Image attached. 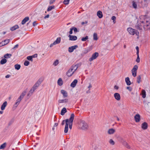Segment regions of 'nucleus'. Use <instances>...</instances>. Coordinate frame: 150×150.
Instances as JSON below:
<instances>
[{"label":"nucleus","mask_w":150,"mask_h":150,"mask_svg":"<svg viewBox=\"0 0 150 150\" xmlns=\"http://www.w3.org/2000/svg\"><path fill=\"white\" fill-rule=\"evenodd\" d=\"M93 39L94 40H98V38L97 37V33H94L93 34Z\"/></svg>","instance_id":"f704fd0d"},{"label":"nucleus","mask_w":150,"mask_h":150,"mask_svg":"<svg viewBox=\"0 0 150 150\" xmlns=\"http://www.w3.org/2000/svg\"><path fill=\"white\" fill-rule=\"evenodd\" d=\"M37 24L36 23V21H34L33 23V25L34 26H35V25H37Z\"/></svg>","instance_id":"774afa93"},{"label":"nucleus","mask_w":150,"mask_h":150,"mask_svg":"<svg viewBox=\"0 0 150 150\" xmlns=\"http://www.w3.org/2000/svg\"><path fill=\"white\" fill-rule=\"evenodd\" d=\"M73 68H74L73 67L70 68V69H69L68 71L67 72V75L68 76H71L72 74L74 73V72L73 71Z\"/></svg>","instance_id":"0eeeda50"},{"label":"nucleus","mask_w":150,"mask_h":150,"mask_svg":"<svg viewBox=\"0 0 150 150\" xmlns=\"http://www.w3.org/2000/svg\"><path fill=\"white\" fill-rule=\"evenodd\" d=\"M74 117V114H71L69 120V128L71 129L73 125V122Z\"/></svg>","instance_id":"20e7f679"},{"label":"nucleus","mask_w":150,"mask_h":150,"mask_svg":"<svg viewBox=\"0 0 150 150\" xmlns=\"http://www.w3.org/2000/svg\"><path fill=\"white\" fill-rule=\"evenodd\" d=\"M109 143L112 145H113L115 144V142L112 139L110 140Z\"/></svg>","instance_id":"8fccbe9b"},{"label":"nucleus","mask_w":150,"mask_h":150,"mask_svg":"<svg viewBox=\"0 0 150 150\" xmlns=\"http://www.w3.org/2000/svg\"><path fill=\"white\" fill-rule=\"evenodd\" d=\"M42 81L38 80L33 86V88L34 89H36L39 85L41 84Z\"/></svg>","instance_id":"9b49d317"},{"label":"nucleus","mask_w":150,"mask_h":150,"mask_svg":"<svg viewBox=\"0 0 150 150\" xmlns=\"http://www.w3.org/2000/svg\"><path fill=\"white\" fill-rule=\"evenodd\" d=\"M9 41V40H6L4 41V45H5L7 44H8Z\"/></svg>","instance_id":"864d4df0"},{"label":"nucleus","mask_w":150,"mask_h":150,"mask_svg":"<svg viewBox=\"0 0 150 150\" xmlns=\"http://www.w3.org/2000/svg\"><path fill=\"white\" fill-rule=\"evenodd\" d=\"M70 0H64L63 2V3L65 5H68L69 4Z\"/></svg>","instance_id":"de8ad7c7"},{"label":"nucleus","mask_w":150,"mask_h":150,"mask_svg":"<svg viewBox=\"0 0 150 150\" xmlns=\"http://www.w3.org/2000/svg\"><path fill=\"white\" fill-rule=\"evenodd\" d=\"M27 59L28 60L30 61L31 62L33 61V58L31 56H29L27 57Z\"/></svg>","instance_id":"49530a36"},{"label":"nucleus","mask_w":150,"mask_h":150,"mask_svg":"<svg viewBox=\"0 0 150 150\" xmlns=\"http://www.w3.org/2000/svg\"><path fill=\"white\" fill-rule=\"evenodd\" d=\"M65 122L66 123V120H63L62 123V125H64V124H65Z\"/></svg>","instance_id":"338daca9"},{"label":"nucleus","mask_w":150,"mask_h":150,"mask_svg":"<svg viewBox=\"0 0 150 150\" xmlns=\"http://www.w3.org/2000/svg\"><path fill=\"white\" fill-rule=\"evenodd\" d=\"M31 57H32V58H35L37 57V54H33V55L32 56H31Z\"/></svg>","instance_id":"bf43d9fd"},{"label":"nucleus","mask_w":150,"mask_h":150,"mask_svg":"<svg viewBox=\"0 0 150 150\" xmlns=\"http://www.w3.org/2000/svg\"><path fill=\"white\" fill-rule=\"evenodd\" d=\"M73 29L72 28H71L70 29V31H69V33L70 34H72V33H73V32H72V31H73Z\"/></svg>","instance_id":"052dcab7"},{"label":"nucleus","mask_w":150,"mask_h":150,"mask_svg":"<svg viewBox=\"0 0 150 150\" xmlns=\"http://www.w3.org/2000/svg\"><path fill=\"white\" fill-rule=\"evenodd\" d=\"M98 55L99 54L98 52H96L92 54L91 57L89 58V61L90 62L92 61L94 59H96L98 57Z\"/></svg>","instance_id":"39448f33"},{"label":"nucleus","mask_w":150,"mask_h":150,"mask_svg":"<svg viewBox=\"0 0 150 150\" xmlns=\"http://www.w3.org/2000/svg\"><path fill=\"white\" fill-rule=\"evenodd\" d=\"M54 8V6H51L49 7L47 9V11H51L52 9Z\"/></svg>","instance_id":"a19ab883"},{"label":"nucleus","mask_w":150,"mask_h":150,"mask_svg":"<svg viewBox=\"0 0 150 150\" xmlns=\"http://www.w3.org/2000/svg\"><path fill=\"white\" fill-rule=\"evenodd\" d=\"M34 91V90H33V89H31L29 91L30 93H31V94H32Z\"/></svg>","instance_id":"0e129e2a"},{"label":"nucleus","mask_w":150,"mask_h":150,"mask_svg":"<svg viewBox=\"0 0 150 150\" xmlns=\"http://www.w3.org/2000/svg\"><path fill=\"white\" fill-rule=\"evenodd\" d=\"M136 49L137 50V54H138L139 53V47L138 46H136Z\"/></svg>","instance_id":"4d7b16f0"},{"label":"nucleus","mask_w":150,"mask_h":150,"mask_svg":"<svg viewBox=\"0 0 150 150\" xmlns=\"http://www.w3.org/2000/svg\"><path fill=\"white\" fill-rule=\"evenodd\" d=\"M148 127V124L146 122L143 123L142 125V128L143 129H146Z\"/></svg>","instance_id":"dca6fc26"},{"label":"nucleus","mask_w":150,"mask_h":150,"mask_svg":"<svg viewBox=\"0 0 150 150\" xmlns=\"http://www.w3.org/2000/svg\"><path fill=\"white\" fill-rule=\"evenodd\" d=\"M137 58L136 60V61L137 63H139L140 62V59L139 56V54H137Z\"/></svg>","instance_id":"09e8293b"},{"label":"nucleus","mask_w":150,"mask_h":150,"mask_svg":"<svg viewBox=\"0 0 150 150\" xmlns=\"http://www.w3.org/2000/svg\"><path fill=\"white\" fill-rule=\"evenodd\" d=\"M61 92L63 95L64 97H67L68 96V94L67 92L64 90H61Z\"/></svg>","instance_id":"aec40b11"},{"label":"nucleus","mask_w":150,"mask_h":150,"mask_svg":"<svg viewBox=\"0 0 150 150\" xmlns=\"http://www.w3.org/2000/svg\"><path fill=\"white\" fill-rule=\"evenodd\" d=\"M7 105L6 101L4 102L1 106V109L2 110H4L5 109V107Z\"/></svg>","instance_id":"4be33fe9"},{"label":"nucleus","mask_w":150,"mask_h":150,"mask_svg":"<svg viewBox=\"0 0 150 150\" xmlns=\"http://www.w3.org/2000/svg\"><path fill=\"white\" fill-rule=\"evenodd\" d=\"M67 112V110L66 108H64L62 109L61 111V114L62 115H64L65 113H66Z\"/></svg>","instance_id":"5701e85b"},{"label":"nucleus","mask_w":150,"mask_h":150,"mask_svg":"<svg viewBox=\"0 0 150 150\" xmlns=\"http://www.w3.org/2000/svg\"><path fill=\"white\" fill-rule=\"evenodd\" d=\"M22 99V98H20V97H19L18 99L16 100V102L14 105V106L15 107H16L19 104Z\"/></svg>","instance_id":"2eb2a0df"},{"label":"nucleus","mask_w":150,"mask_h":150,"mask_svg":"<svg viewBox=\"0 0 150 150\" xmlns=\"http://www.w3.org/2000/svg\"><path fill=\"white\" fill-rule=\"evenodd\" d=\"M138 68V66L137 65H135L132 69V71L137 72Z\"/></svg>","instance_id":"2f4dec72"},{"label":"nucleus","mask_w":150,"mask_h":150,"mask_svg":"<svg viewBox=\"0 0 150 150\" xmlns=\"http://www.w3.org/2000/svg\"><path fill=\"white\" fill-rule=\"evenodd\" d=\"M80 128L82 130H86L88 128V126L87 123L83 121H82L80 124Z\"/></svg>","instance_id":"7ed1b4c3"},{"label":"nucleus","mask_w":150,"mask_h":150,"mask_svg":"<svg viewBox=\"0 0 150 150\" xmlns=\"http://www.w3.org/2000/svg\"><path fill=\"white\" fill-rule=\"evenodd\" d=\"M55 1V0H50V4H53V2H54Z\"/></svg>","instance_id":"e2e57ef3"},{"label":"nucleus","mask_w":150,"mask_h":150,"mask_svg":"<svg viewBox=\"0 0 150 150\" xmlns=\"http://www.w3.org/2000/svg\"><path fill=\"white\" fill-rule=\"evenodd\" d=\"M19 28V26L18 25H16L14 26L11 27L10 30L11 31H14Z\"/></svg>","instance_id":"cd10ccee"},{"label":"nucleus","mask_w":150,"mask_h":150,"mask_svg":"<svg viewBox=\"0 0 150 150\" xmlns=\"http://www.w3.org/2000/svg\"><path fill=\"white\" fill-rule=\"evenodd\" d=\"M132 75L134 77H135L136 76L137 72L132 71Z\"/></svg>","instance_id":"603ef678"},{"label":"nucleus","mask_w":150,"mask_h":150,"mask_svg":"<svg viewBox=\"0 0 150 150\" xmlns=\"http://www.w3.org/2000/svg\"><path fill=\"white\" fill-rule=\"evenodd\" d=\"M114 96L115 99L117 100H119L120 99V94L117 93L114 94Z\"/></svg>","instance_id":"ddd939ff"},{"label":"nucleus","mask_w":150,"mask_h":150,"mask_svg":"<svg viewBox=\"0 0 150 150\" xmlns=\"http://www.w3.org/2000/svg\"><path fill=\"white\" fill-rule=\"evenodd\" d=\"M122 144L125 146L126 148L128 149L130 148V145L128 144V143L126 142L125 141L123 140L122 141Z\"/></svg>","instance_id":"6e6552de"},{"label":"nucleus","mask_w":150,"mask_h":150,"mask_svg":"<svg viewBox=\"0 0 150 150\" xmlns=\"http://www.w3.org/2000/svg\"><path fill=\"white\" fill-rule=\"evenodd\" d=\"M29 18L28 17H25L22 21L21 23L23 25L29 20Z\"/></svg>","instance_id":"412c9836"},{"label":"nucleus","mask_w":150,"mask_h":150,"mask_svg":"<svg viewBox=\"0 0 150 150\" xmlns=\"http://www.w3.org/2000/svg\"><path fill=\"white\" fill-rule=\"evenodd\" d=\"M57 83L60 86H62L63 84V81L62 79L61 78H59L57 81Z\"/></svg>","instance_id":"c85d7f7f"},{"label":"nucleus","mask_w":150,"mask_h":150,"mask_svg":"<svg viewBox=\"0 0 150 150\" xmlns=\"http://www.w3.org/2000/svg\"><path fill=\"white\" fill-rule=\"evenodd\" d=\"M115 132V129L113 128H111L108 130V133L109 134H113Z\"/></svg>","instance_id":"a211bd4d"},{"label":"nucleus","mask_w":150,"mask_h":150,"mask_svg":"<svg viewBox=\"0 0 150 150\" xmlns=\"http://www.w3.org/2000/svg\"><path fill=\"white\" fill-rule=\"evenodd\" d=\"M29 64V61L27 60H26L25 61L24 63V65L25 66H28Z\"/></svg>","instance_id":"3c124183"},{"label":"nucleus","mask_w":150,"mask_h":150,"mask_svg":"<svg viewBox=\"0 0 150 150\" xmlns=\"http://www.w3.org/2000/svg\"><path fill=\"white\" fill-rule=\"evenodd\" d=\"M125 81L127 85L129 86L130 85L131 83L129 77H127L125 79Z\"/></svg>","instance_id":"b1692460"},{"label":"nucleus","mask_w":150,"mask_h":150,"mask_svg":"<svg viewBox=\"0 0 150 150\" xmlns=\"http://www.w3.org/2000/svg\"><path fill=\"white\" fill-rule=\"evenodd\" d=\"M88 38V36H86L85 38H81V40L82 41H85Z\"/></svg>","instance_id":"79ce46f5"},{"label":"nucleus","mask_w":150,"mask_h":150,"mask_svg":"<svg viewBox=\"0 0 150 150\" xmlns=\"http://www.w3.org/2000/svg\"><path fill=\"white\" fill-rule=\"evenodd\" d=\"M138 68V66L137 65H135L132 69V71L137 72Z\"/></svg>","instance_id":"c756f323"},{"label":"nucleus","mask_w":150,"mask_h":150,"mask_svg":"<svg viewBox=\"0 0 150 150\" xmlns=\"http://www.w3.org/2000/svg\"><path fill=\"white\" fill-rule=\"evenodd\" d=\"M15 69L17 70H19L21 67V65L19 64H16L14 66Z\"/></svg>","instance_id":"4c0bfd02"},{"label":"nucleus","mask_w":150,"mask_h":150,"mask_svg":"<svg viewBox=\"0 0 150 150\" xmlns=\"http://www.w3.org/2000/svg\"><path fill=\"white\" fill-rule=\"evenodd\" d=\"M148 3V0H143V1H142V4L143 7L147 6Z\"/></svg>","instance_id":"f3484780"},{"label":"nucleus","mask_w":150,"mask_h":150,"mask_svg":"<svg viewBox=\"0 0 150 150\" xmlns=\"http://www.w3.org/2000/svg\"><path fill=\"white\" fill-rule=\"evenodd\" d=\"M150 17L146 16H142L138 21L135 28L138 30H141L143 27L145 30H147L150 28Z\"/></svg>","instance_id":"f257e3e1"},{"label":"nucleus","mask_w":150,"mask_h":150,"mask_svg":"<svg viewBox=\"0 0 150 150\" xmlns=\"http://www.w3.org/2000/svg\"><path fill=\"white\" fill-rule=\"evenodd\" d=\"M142 97L144 98H145L146 96V92L144 90H142Z\"/></svg>","instance_id":"72a5a7b5"},{"label":"nucleus","mask_w":150,"mask_h":150,"mask_svg":"<svg viewBox=\"0 0 150 150\" xmlns=\"http://www.w3.org/2000/svg\"><path fill=\"white\" fill-rule=\"evenodd\" d=\"M78 46L77 45L72 46L69 48L68 51L69 52H72L74 50L78 47Z\"/></svg>","instance_id":"1a4fd4ad"},{"label":"nucleus","mask_w":150,"mask_h":150,"mask_svg":"<svg viewBox=\"0 0 150 150\" xmlns=\"http://www.w3.org/2000/svg\"><path fill=\"white\" fill-rule=\"evenodd\" d=\"M97 15L99 18H101L103 17V14L102 12L100 11L97 12Z\"/></svg>","instance_id":"a878e982"},{"label":"nucleus","mask_w":150,"mask_h":150,"mask_svg":"<svg viewBox=\"0 0 150 150\" xmlns=\"http://www.w3.org/2000/svg\"><path fill=\"white\" fill-rule=\"evenodd\" d=\"M69 123V119H66V125L64 128V132L65 133H67L68 130V126Z\"/></svg>","instance_id":"423d86ee"},{"label":"nucleus","mask_w":150,"mask_h":150,"mask_svg":"<svg viewBox=\"0 0 150 150\" xmlns=\"http://www.w3.org/2000/svg\"><path fill=\"white\" fill-rule=\"evenodd\" d=\"M11 56L12 55L11 54L7 53L4 55V57L5 58H10Z\"/></svg>","instance_id":"c9c22d12"},{"label":"nucleus","mask_w":150,"mask_h":150,"mask_svg":"<svg viewBox=\"0 0 150 150\" xmlns=\"http://www.w3.org/2000/svg\"><path fill=\"white\" fill-rule=\"evenodd\" d=\"M88 23V21H86L85 22H83L81 23V25H83L84 24H87Z\"/></svg>","instance_id":"680f3d73"},{"label":"nucleus","mask_w":150,"mask_h":150,"mask_svg":"<svg viewBox=\"0 0 150 150\" xmlns=\"http://www.w3.org/2000/svg\"><path fill=\"white\" fill-rule=\"evenodd\" d=\"M68 99H65L63 100H58L59 103H66L68 102Z\"/></svg>","instance_id":"393cba45"},{"label":"nucleus","mask_w":150,"mask_h":150,"mask_svg":"<svg viewBox=\"0 0 150 150\" xmlns=\"http://www.w3.org/2000/svg\"><path fill=\"white\" fill-rule=\"evenodd\" d=\"M26 93V92L25 91H23L20 96V98H22V99L23 98L24 96L25 95Z\"/></svg>","instance_id":"473e14b6"},{"label":"nucleus","mask_w":150,"mask_h":150,"mask_svg":"<svg viewBox=\"0 0 150 150\" xmlns=\"http://www.w3.org/2000/svg\"><path fill=\"white\" fill-rule=\"evenodd\" d=\"M59 60L58 59H57L54 62L53 65L55 66H56L59 64Z\"/></svg>","instance_id":"ea45409f"},{"label":"nucleus","mask_w":150,"mask_h":150,"mask_svg":"<svg viewBox=\"0 0 150 150\" xmlns=\"http://www.w3.org/2000/svg\"><path fill=\"white\" fill-rule=\"evenodd\" d=\"M6 143H4L2 144L0 146V149H4L6 146Z\"/></svg>","instance_id":"c03bdc74"},{"label":"nucleus","mask_w":150,"mask_h":150,"mask_svg":"<svg viewBox=\"0 0 150 150\" xmlns=\"http://www.w3.org/2000/svg\"><path fill=\"white\" fill-rule=\"evenodd\" d=\"M72 28L73 29V30H74V32H78L77 31V28H76L73 27Z\"/></svg>","instance_id":"6e6d98bb"},{"label":"nucleus","mask_w":150,"mask_h":150,"mask_svg":"<svg viewBox=\"0 0 150 150\" xmlns=\"http://www.w3.org/2000/svg\"><path fill=\"white\" fill-rule=\"evenodd\" d=\"M127 89L130 91H131L132 90V88L130 86H127Z\"/></svg>","instance_id":"13d9d810"},{"label":"nucleus","mask_w":150,"mask_h":150,"mask_svg":"<svg viewBox=\"0 0 150 150\" xmlns=\"http://www.w3.org/2000/svg\"><path fill=\"white\" fill-rule=\"evenodd\" d=\"M135 121L136 122H139L140 120V116L139 114H137L134 117Z\"/></svg>","instance_id":"9d476101"},{"label":"nucleus","mask_w":150,"mask_h":150,"mask_svg":"<svg viewBox=\"0 0 150 150\" xmlns=\"http://www.w3.org/2000/svg\"><path fill=\"white\" fill-rule=\"evenodd\" d=\"M132 6L135 9H136L137 8V5L136 2L134 1H132Z\"/></svg>","instance_id":"58836bf2"},{"label":"nucleus","mask_w":150,"mask_h":150,"mask_svg":"<svg viewBox=\"0 0 150 150\" xmlns=\"http://www.w3.org/2000/svg\"><path fill=\"white\" fill-rule=\"evenodd\" d=\"M138 68V66L137 65H135L132 69V71L137 72Z\"/></svg>","instance_id":"7c9ffc66"},{"label":"nucleus","mask_w":150,"mask_h":150,"mask_svg":"<svg viewBox=\"0 0 150 150\" xmlns=\"http://www.w3.org/2000/svg\"><path fill=\"white\" fill-rule=\"evenodd\" d=\"M7 62L6 60L5 59H1L0 62V63L1 64H5Z\"/></svg>","instance_id":"e433bc0d"},{"label":"nucleus","mask_w":150,"mask_h":150,"mask_svg":"<svg viewBox=\"0 0 150 150\" xmlns=\"http://www.w3.org/2000/svg\"><path fill=\"white\" fill-rule=\"evenodd\" d=\"M111 19L113 21V22L114 23H115V22L114 21L116 19V17L115 16H113L112 17Z\"/></svg>","instance_id":"5fc2aeb1"},{"label":"nucleus","mask_w":150,"mask_h":150,"mask_svg":"<svg viewBox=\"0 0 150 150\" xmlns=\"http://www.w3.org/2000/svg\"><path fill=\"white\" fill-rule=\"evenodd\" d=\"M69 40H76L77 39V37L76 36L71 35H69Z\"/></svg>","instance_id":"4468645a"},{"label":"nucleus","mask_w":150,"mask_h":150,"mask_svg":"<svg viewBox=\"0 0 150 150\" xmlns=\"http://www.w3.org/2000/svg\"><path fill=\"white\" fill-rule=\"evenodd\" d=\"M127 30L130 35H134L135 34L137 36H139V32L137 30L131 28H128Z\"/></svg>","instance_id":"f03ea898"},{"label":"nucleus","mask_w":150,"mask_h":150,"mask_svg":"<svg viewBox=\"0 0 150 150\" xmlns=\"http://www.w3.org/2000/svg\"><path fill=\"white\" fill-rule=\"evenodd\" d=\"M92 46H91L87 48H86L84 49L83 52V53L84 54H86L88 52H89L92 49Z\"/></svg>","instance_id":"f8f14e48"},{"label":"nucleus","mask_w":150,"mask_h":150,"mask_svg":"<svg viewBox=\"0 0 150 150\" xmlns=\"http://www.w3.org/2000/svg\"><path fill=\"white\" fill-rule=\"evenodd\" d=\"M73 67L74 68H73V71L74 72L78 68V67L76 66V65H74V66H72L71 67Z\"/></svg>","instance_id":"37998d69"},{"label":"nucleus","mask_w":150,"mask_h":150,"mask_svg":"<svg viewBox=\"0 0 150 150\" xmlns=\"http://www.w3.org/2000/svg\"><path fill=\"white\" fill-rule=\"evenodd\" d=\"M141 77L140 76H139L137 77V81L138 83H139L141 81Z\"/></svg>","instance_id":"a18cd8bd"},{"label":"nucleus","mask_w":150,"mask_h":150,"mask_svg":"<svg viewBox=\"0 0 150 150\" xmlns=\"http://www.w3.org/2000/svg\"><path fill=\"white\" fill-rule=\"evenodd\" d=\"M78 81L76 79H75L71 84L70 86L73 88H74L76 86Z\"/></svg>","instance_id":"6ab92c4d"},{"label":"nucleus","mask_w":150,"mask_h":150,"mask_svg":"<svg viewBox=\"0 0 150 150\" xmlns=\"http://www.w3.org/2000/svg\"><path fill=\"white\" fill-rule=\"evenodd\" d=\"M18 45L17 44L14 46V47H13V49H14L16 48H17L18 47Z\"/></svg>","instance_id":"69168bd1"},{"label":"nucleus","mask_w":150,"mask_h":150,"mask_svg":"<svg viewBox=\"0 0 150 150\" xmlns=\"http://www.w3.org/2000/svg\"><path fill=\"white\" fill-rule=\"evenodd\" d=\"M61 41V38H57L56 40L54 42V44H59L60 43Z\"/></svg>","instance_id":"bb28decb"}]
</instances>
